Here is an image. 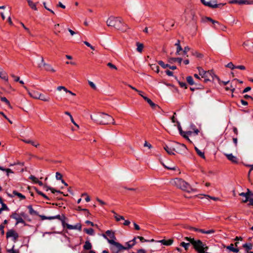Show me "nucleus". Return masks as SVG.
Masks as SVG:
<instances>
[{
  "label": "nucleus",
  "instance_id": "nucleus-1",
  "mask_svg": "<svg viewBox=\"0 0 253 253\" xmlns=\"http://www.w3.org/2000/svg\"><path fill=\"white\" fill-rule=\"evenodd\" d=\"M106 24L108 26L114 27L116 29L123 32L126 31L127 29V25L123 23L122 19L119 17H110L107 20Z\"/></svg>",
  "mask_w": 253,
  "mask_h": 253
},
{
  "label": "nucleus",
  "instance_id": "nucleus-2",
  "mask_svg": "<svg viewBox=\"0 0 253 253\" xmlns=\"http://www.w3.org/2000/svg\"><path fill=\"white\" fill-rule=\"evenodd\" d=\"M170 182L172 185L188 193L195 192L196 191L195 189L192 188L188 183L181 178H175L172 180Z\"/></svg>",
  "mask_w": 253,
  "mask_h": 253
},
{
  "label": "nucleus",
  "instance_id": "nucleus-3",
  "mask_svg": "<svg viewBox=\"0 0 253 253\" xmlns=\"http://www.w3.org/2000/svg\"><path fill=\"white\" fill-rule=\"evenodd\" d=\"M184 239L191 243L199 253H205V252L208 249V247L199 240L195 241L194 238L188 237H185Z\"/></svg>",
  "mask_w": 253,
  "mask_h": 253
},
{
  "label": "nucleus",
  "instance_id": "nucleus-4",
  "mask_svg": "<svg viewBox=\"0 0 253 253\" xmlns=\"http://www.w3.org/2000/svg\"><path fill=\"white\" fill-rule=\"evenodd\" d=\"M90 118L92 120L98 122L100 125H108L111 122H112L113 125L116 124L113 117L107 114L101 113L96 119L93 118L92 115L90 116Z\"/></svg>",
  "mask_w": 253,
  "mask_h": 253
},
{
  "label": "nucleus",
  "instance_id": "nucleus-5",
  "mask_svg": "<svg viewBox=\"0 0 253 253\" xmlns=\"http://www.w3.org/2000/svg\"><path fill=\"white\" fill-rule=\"evenodd\" d=\"M197 69L199 75L205 79V82L213 80V77H216L211 71H205L201 67H198Z\"/></svg>",
  "mask_w": 253,
  "mask_h": 253
},
{
  "label": "nucleus",
  "instance_id": "nucleus-6",
  "mask_svg": "<svg viewBox=\"0 0 253 253\" xmlns=\"http://www.w3.org/2000/svg\"><path fill=\"white\" fill-rule=\"evenodd\" d=\"M108 243L112 245L110 249L113 253H119L121 250L125 249V247L115 241L108 240Z\"/></svg>",
  "mask_w": 253,
  "mask_h": 253
},
{
  "label": "nucleus",
  "instance_id": "nucleus-7",
  "mask_svg": "<svg viewBox=\"0 0 253 253\" xmlns=\"http://www.w3.org/2000/svg\"><path fill=\"white\" fill-rule=\"evenodd\" d=\"M103 238L106 239L108 242V240H112L115 241L116 240L115 233L111 230H107L105 234H103L102 235Z\"/></svg>",
  "mask_w": 253,
  "mask_h": 253
},
{
  "label": "nucleus",
  "instance_id": "nucleus-8",
  "mask_svg": "<svg viewBox=\"0 0 253 253\" xmlns=\"http://www.w3.org/2000/svg\"><path fill=\"white\" fill-rule=\"evenodd\" d=\"M11 217L16 220V224H18L19 223H23L26 225L24 220L23 219L21 215L16 212H14L11 215Z\"/></svg>",
  "mask_w": 253,
  "mask_h": 253
},
{
  "label": "nucleus",
  "instance_id": "nucleus-9",
  "mask_svg": "<svg viewBox=\"0 0 253 253\" xmlns=\"http://www.w3.org/2000/svg\"><path fill=\"white\" fill-rule=\"evenodd\" d=\"M19 236L18 233L13 230H9L6 233L7 238H12L14 241H16Z\"/></svg>",
  "mask_w": 253,
  "mask_h": 253
},
{
  "label": "nucleus",
  "instance_id": "nucleus-10",
  "mask_svg": "<svg viewBox=\"0 0 253 253\" xmlns=\"http://www.w3.org/2000/svg\"><path fill=\"white\" fill-rule=\"evenodd\" d=\"M177 127H178V129L181 135H182L184 138L189 140L187 135H191L192 134L193 132L191 131H188L187 132L183 131L182 130V128H181L180 123L178 122H177Z\"/></svg>",
  "mask_w": 253,
  "mask_h": 253
},
{
  "label": "nucleus",
  "instance_id": "nucleus-11",
  "mask_svg": "<svg viewBox=\"0 0 253 253\" xmlns=\"http://www.w3.org/2000/svg\"><path fill=\"white\" fill-rule=\"evenodd\" d=\"M24 87L27 90L28 93L29 95L32 98L38 99L39 98H40V95L41 94V93L39 92L36 91V90H33L32 91H30L27 88L26 86H24Z\"/></svg>",
  "mask_w": 253,
  "mask_h": 253
},
{
  "label": "nucleus",
  "instance_id": "nucleus-12",
  "mask_svg": "<svg viewBox=\"0 0 253 253\" xmlns=\"http://www.w3.org/2000/svg\"><path fill=\"white\" fill-rule=\"evenodd\" d=\"M227 159L234 163H238V160L236 156H233L232 154H225Z\"/></svg>",
  "mask_w": 253,
  "mask_h": 253
},
{
  "label": "nucleus",
  "instance_id": "nucleus-13",
  "mask_svg": "<svg viewBox=\"0 0 253 253\" xmlns=\"http://www.w3.org/2000/svg\"><path fill=\"white\" fill-rule=\"evenodd\" d=\"M164 149L166 152L169 155H174V149L172 148L171 146L166 145L164 147Z\"/></svg>",
  "mask_w": 253,
  "mask_h": 253
},
{
  "label": "nucleus",
  "instance_id": "nucleus-14",
  "mask_svg": "<svg viewBox=\"0 0 253 253\" xmlns=\"http://www.w3.org/2000/svg\"><path fill=\"white\" fill-rule=\"evenodd\" d=\"M40 217H41L42 220H44V219L51 220V219H58L61 220V216L60 215H57L56 216H48V217L45 216L44 215H40Z\"/></svg>",
  "mask_w": 253,
  "mask_h": 253
},
{
  "label": "nucleus",
  "instance_id": "nucleus-15",
  "mask_svg": "<svg viewBox=\"0 0 253 253\" xmlns=\"http://www.w3.org/2000/svg\"><path fill=\"white\" fill-rule=\"evenodd\" d=\"M44 67H45V70L47 72L54 73L56 71V70L52 67V66L49 64L44 63Z\"/></svg>",
  "mask_w": 253,
  "mask_h": 253
},
{
  "label": "nucleus",
  "instance_id": "nucleus-16",
  "mask_svg": "<svg viewBox=\"0 0 253 253\" xmlns=\"http://www.w3.org/2000/svg\"><path fill=\"white\" fill-rule=\"evenodd\" d=\"M143 99L147 102V103L150 105V106L153 108L155 109L156 107H158V106L153 103L151 99L147 97L146 96H144Z\"/></svg>",
  "mask_w": 253,
  "mask_h": 253
},
{
  "label": "nucleus",
  "instance_id": "nucleus-17",
  "mask_svg": "<svg viewBox=\"0 0 253 253\" xmlns=\"http://www.w3.org/2000/svg\"><path fill=\"white\" fill-rule=\"evenodd\" d=\"M159 242L162 243L164 245L169 246L173 243V240L172 239H169L168 240H162L159 241Z\"/></svg>",
  "mask_w": 253,
  "mask_h": 253
},
{
  "label": "nucleus",
  "instance_id": "nucleus-18",
  "mask_svg": "<svg viewBox=\"0 0 253 253\" xmlns=\"http://www.w3.org/2000/svg\"><path fill=\"white\" fill-rule=\"evenodd\" d=\"M38 99H40L44 102H49L50 100V98L49 96L41 93L40 95V98H39Z\"/></svg>",
  "mask_w": 253,
  "mask_h": 253
},
{
  "label": "nucleus",
  "instance_id": "nucleus-19",
  "mask_svg": "<svg viewBox=\"0 0 253 253\" xmlns=\"http://www.w3.org/2000/svg\"><path fill=\"white\" fill-rule=\"evenodd\" d=\"M182 58H170L169 59V62L170 63H173L174 62H178L179 64H181L182 62Z\"/></svg>",
  "mask_w": 253,
  "mask_h": 253
},
{
  "label": "nucleus",
  "instance_id": "nucleus-20",
  "mask_svg": "<svg viewBox=\"0 0 253 253\" xmlns=\"http://www.w3.org/2000/svg\"><path fill=\"white\" fill-rule=\"evenodd\" d=\"M213 3H214V5H211V8H221L223 6L225 5L226 4V3H220L219 4H217L216 0H213Z\"/></svg>",
  "mask_w": 253,
  "mask_h": 253
},
{
  "label": "nucleus",
  "instance_id": "nucleus-21",
  "mask_svg": "<svg viewBox=\"0 0 253 253\" xmlns=\"http://www.w3.org/2000/svg\"><path fill=\"white\" fill-rule=\"evenodd\" d=\"M29 6L33 10H37V4L36 3L33 2L31 0L27 1Z\"/></svg>",
  "mask_w": 253,
  "mask_h": 253
},
{
  "label": "nucleus",
  "instance_id": "nucleus-22",
  "mask_svg": "<svg viewBox=\"0 0 253 253\" xmlns=\"http://www.w3.org/2000/svg\"><path fill=\"white\" fill-rule=\"evenodd\" d=\"M0 78L6 81L8 80L6 73L2 70H0Z\"/></svg>",
  "mask_w": 253,
  "mask_h": 253
},
{
  "label": "nucleus",
  "instance_id": "nucleus-23",
  "mask_svg": "<svg viewBox=\"0 0 253 253\" xmlns=\"http://www.w3.org/2000/svg\"><path fill=\"white\" fill-rule=\"evenodd\" d=\"M92 248V245L89 241H86L84 246V249L85 250H90Z\"/></svg>",
  "mask_w": 253,
  "mask_h": 253
},
{
  "label": "nucleus",
  "instance_id": "nucleus-24",
  "mask_svg": "<svg viewBox=\"0 0 253 253\" xmlns=\"http://www.w3.org/2000/svg\"><path fill=\"white\" fill-rule=\"evenodd\" d=\"M28 208L29 210V213L31 215H38V213L37 211H35L32 206H29L28 207Z\"/></svg>",
  "mask_w": 253,
  "mask_h": 253
},
{
  "label": "nucleus",
  "instance_id": "nucleus-25",
  "mask_svg": "<svg viewBox=\"0 0 253 253\" xmlns=\"http://www.w3.org/2000/svg\"><path fill=\"white\" fill-rule=\"evenodd\" d=\"M227 249L234 253H238L239 252L238 249L234 248V245L233 244H231L229 246H227Z\"/></svg>",
  "mask_w": 253,
  "mask_h": 253
},
{
  "label": "nucleus",
  "instance_id": "nucleus-26",
  "mask_svg": "<svg viewBox=\"0 0 253 253\" xmlns=\"http://www.w3.org/2000/svg\"><path fill=\"white\" fill-rule=\"evenodd\" d=\"M195 150H196L197 153L198 154V155L200 157H201V158H202L203 159H205V154H204V152H202V151L199 150L196 147H195Z\"/></svg>",
  "mask_w": 253,
  "mask_h": 253
},
{
  "label": "nucleus",
  "instance_id": "nucleus-27",
  "mask_svg": "<svg viewBox=\"0 0 253 253\" xmlns=\"http://www.w3.org/2000/svg\"><path fill=\"white\" fill-rule=\"evenodd\" d=\"M137 51L140 53L142 52L144 46L143 44L140 42L136 43Z\"/></svg>",
  "mask_w": 253,
  "mask_h": 253
},
{
  "label": "nucleus",
  "instance_id": "nucleus-28",
  "mask_svg": "<svg viewBox=\"0 0 253 253\" xmlns=\"http://www.w3.org/2000/svg\"><path fill=\"white\" fill-rule=\"evenodd\" d=\"M214 28H215L216 29H220L221 30L225 31L226 30L227 27L226 26L219 23V24L218 26L215 25L214 26Z\"/></svg>",
  "mask_w": 253,
  "mask_h": 253
},
{
  "label": "nucleus",
  "instance_id": "nucleus-29",
  "mask_svg": "<svg viewBox=\"0 0 253 253\" xmlns=\"http://www.w3.org/2000/svg\"><path fill=\"white\" fill-rule=\"evenodd\" d=\"M175 45L176 46V55H179L180 52L182 50V48L180 44H175Z\"/></svg>",
  "mask_w": 253,
  "mask_h": 253
},
{
  "label": "nucleus",
  "instance_id": "nucleus-30",
  "mask_svg": "<svg viewBox=\"0 0 253 253\" xmlns=\"http://www.w3.org/2000/svg\"><path fill=\"white\" fill-rule=\"evenodd\" d=\"M13 194L14 195H15V196H17L18 197H19L21 199H25V196L23 195L22 194H21L20 193H18L16 191H13Z\"/></svg>",
  "mask_w": 253,
  "mask_h": 253
},
{
  "label": "nucleus",
  "instance_id": "nucleus-31",
  "mask_svg": "<svg viewBox=\"0 0 253 253\" xmlns=\"http://www.w3.org/2000/svg\"><path fill=\"white\" fill-rule=\"evenodd\" d=\"M186 81L190 85H193L194 84V82L193 81V78L191 76H188L186 78Z\"/></svg>",
  "mask_w": 253,
  "mask_h": 253
},
{
  "label": "nucleus",
  "instance_id": "nucleus-32",
  "mask_svg": "<svg viewBox=\"0 0 253 253\" xmlns=\"http://www.w3.org/2000/svg\"><path fill=\"white\" fill-rule=\"evenodd\" d=\"M84 231L86 233H87V234H88L89 235H93L94 234V230L92 228H88V229L86 228V229H84Z\"/></svg>",
  "mask_w": 253,
  "mask_h": 253
},
{
  "label": "nucleus",
  "instance_id": "nucleus-33",
  "mask_svg": "<svg viewBox=\"0 0 253 253\" xmlns=\"http://www.w3.org/2000/svg\"><path fill=\"white\" fill-rule=\"evenodd\" d=\"M151 69L156 71V72L158 73L159 71V67L156 65V64H152L151 65Z\"/></svg>",
  "mask_w": 253,
  "mask_h": 253
},
{
  "label": "nucleus",
  "instance_id": "nucleus-34",
  "mask_svg": "<svg viewBox=\"0 0 253 253\" xmlns=\"http://www.w3.org/2000/svg\"><path fill=\"white\" fill-rule=\"evenodd\" d=\"M1 101L5 103L9 107H11L9 101L4 97H0Z\"/></svg>",
  "mask_w": 253,
  "mask_h": 253
},
{
  "label": "nucleus",
  "instance_id": "nucleus-35",
  "mask_svg": "<svg viewBox=\"0 0 253 253\" xmlns=\"http://www.w3.org/2000/svg\"><path fill=\"white\" fill-rule=\"evenodd\" d=\"M188 13H190L191 16V18L193 20H194V16H195V12L194 11H193L192 10H190L189 11H188L187 10L185 9L184 10V13L185 14H187Z\"/></svg>",
  "mask_w": 253,
  "mask_h": 253
},
{
  "label": "nucleus",
  "instance_id": "nucleus-36",
  "mask_svg": "<svg viewBox=\"0 0 253 253\" xmlns=\"http://www.w3.org/2000/svg\"><path fill=\"white\" fill-rule=\"evenodd\" d=\"M158 64L162 67H163V68L165 69L167 67H169V64H166L164 63L163 61H158Z\"/></svg>",
  "mask_w": 253,
  "mask_h": 253
},
{
  "label": "nucleus",
  "instance_id": "nucleus-37",
  "mask_svg": "<svg viewBox=\"0 0 253 253\" xmlns=\"http://www.w3.org/2000/svg\"><path fill=\"white\" fill-rule=\"evenodd\" d=\"M114 217L115 218L116 220L117 221H119L121 220H124V217L123 216L119 215L117 213H115V215L114 216Z\"/></svg>",
  "mask_w": 253,
  "mask_h": 253
},
{
  "label": "nucleus",
  "instance_id": "nucleus-38",
  "mask_svg": "<svg viewBox=\"0 0 253 253\" xmlns=\"http://www.w3.org/2000/svg\"><path fill=\"white\" fill-rule=\"evenodd\" d=\"M31 143H30V144H31L32 146L35 147H38L40 146V144L39 142L35 141V140H32Z\"/></svg>",
  "mask_w": 253,
  "mask_h": 253
},
{
  "label": "nucleus",
  "instance_id": "nucleus-39",
  "mask_svg": "<svg viewBox=\"0 0 253 253\" xmlns=\"http://www.w3.org/2000/svg\"><path fill=\"white\" fill-rule=\"evenodd\" d=\"M180 246H182L186 250H187L189 246H190V243H186L185 242H182L180 243Z\"/></svg>",
  "mask_w": 253,
  "mask_h": 253
},
{
  "label": "nucleus",
  "instance_id": "nucleus-40",
  "mask_svg": "<svg viewBox=\"0 0 253 253\" xmlns=\"http://www.w3.org/2000/svg\"><path fill=\"white\" fill-rule=\"evenodd\" d=\"M14 246H13L11 249L7 250V252L9 253H19V251L14 249Z\"/></svg>",
  "mask_w": 253,
  "mask_h": 253
},
{
  "label": "nucleus",
  "instance_id": "nucleus-41",
  "mask_svg": "<svg viewBox=\"0 0 253 253\" xmlns=\"http://www.w3.org/2000/svg\"><path fill=\"white\" fill-rule=\"evenodd\" d=\"M252 245L251 244H245L243 245V247L247 250H251L252 249Z\"/></svg>",
  "mask_w": 253,
  "mask_h": 253
},
{
  "label": "nucleus",
  "instance_id": "nucleus-42",
  "mask_svg": "<svg viewBox=\"0 0 253 253\" xmlns=\"http://www.w3.org/2000/svg\"><path fill=\"white\" fill-rule=\"evenodd\" d=\"M126 245H127V247H125V248L124 250H127V249H129L131 248H132L134 245L131 243H130V242H128L127 243H126Z\"/></svg>",
  "mask_w": 253,
  "mask_h": 253
},
{
  "label": "nucleus",
  "instance_id": "nucleus-43",
  "mask_svg": "<svg viewBox=\"0 0 253 253\" xmlns=\"http://www.w3.org/2000/svg\"><path fill=\"white\" fill-rule=\"evenodd\" d=\"M226 67L230 68L231 69H234L236 68V66L235 65H234V64L232 62L229 63L226 65Z\"/></svg>",
  "mask_w": 253,
  "mask_h": 253
},
{
  "label": "nucleus",
  "instance_id": "nucleus-44",
  "mask_svg": "<svg viewBox=\"0 0 253 253\" xmlns=\"http://www.w3.org/2000/svg\"><path fill=\"white\" fill-rule=\"evenodd\" d=\"M30 179L36 183H37L39 180L34 175H31L30 176Z\"/></svg>",
  "mask_w": 253,
  "mask_h": 253
},
{
  "label": "nucleus",
  "instance_id": "nucleus-45",
  "mask_svg": "<svg viewBox=\"0 0 253 253\" xmlns=\"http://www.w3.org/2000/svg\"><path fill=\"white\" fill-rule=\"evenodd\" d=\"M88 84L90 86L91 88H92L94 89H96L97 87L95 84L91 81H88Z\"/></svg>",
  "mask_w": 253,
  "mask_h": 253
},
{
  "label": "nucleus",
  "instance_id": "nucleus-46",
  "mask_svg": "<svg viewBox=\"0 0 253 253\" xmlns=\"http://www.w3.org/2000/svg\"><path fill=\"white\" fill-rule=\"evenodd\" d=\"M107 66L108 67H109L111 69H115V70H117V67L115 65L109 62V63H107Z\"/></svg>",
  "mask_w": 253,
  "mask_h": 253
},
{
  "label": "nucleus",
  "instance_id": "nucleus-47",
  "mask_svg": "<svg viewBox=\"0 0 253 253\" xmlns=\"http://www.w3.org/2000/svg\"><path fill=\"white\" fill-rule=\"evenodd\" d=\"M59 27V24H55V25H54V29H55V31H55V33L56 34H58L59 33H60V30H59L58 29V28Z\"/></svg>",
  "mask_w": 253,
  "mask_h": 253
},
{
  "label": "nucleus",
  "instance_id": "nucleus-48",
  "mask_svg": "<svg viewBox=\"0 0 253 253\" xmlns=\"http://www.w3.org/2000/svg\"><path fill=\"white\" fill-rule=\"evenodd\" d=\"M57 89L58 90V91H60L62 89H63L64 91H67V89L63 86H59L57 87Z\"/></svg>",
  "mask_w": 253,
  "mask_h": 253
},
{
  "label": "nucleus",
  "instance_id": "nucleus-49",
  "mask_svg": "<svg viewBox=\"0 0 253 253\" xmlns=\"http://www.w3.org/2000/svg\"><path fill=\"white\" fill-rule=\"evenodd\" d=\"M213 19H212L210 17H205L204 18H203L202 19V20L203 22H206V21H210L211 22V21H212Z\"/></svg>",
  "mask_w": 253,
  "mask_h": 253
},
{
  "label": "nucleus",
  "instance_id": "nucleus-50",
  "mask_svg": "<svg viewBox=\"0 0 253 253\" xmlns=\"http://www.w3.org/2000/svg\"><path fill=\"white\" fill-rule=\"evenodd\" d=\"M62 175L61 173H60L59 172H57L56 173V179L57 180H61L62 179Z\"/></svg>",
  "mask_w": 253,
  "mask_h": 253
},
{
  "label": "nucleus",
  "instance_id": "nucleus-51",
  "mask_svg": "<svg viewBox=\"0 0 253 253\" xmlns=\"http://www.w3.org/2000/svg\"><path fill=\"white\" fill-rule=\"evenodd\" d=\"M11 77L13 79L14 81L15 82H18L19 81L20 78L18 76L14 75V74L11 75Z\"/></svg>",
  "mask_w": 253,
  "mask_h": 253
},
{
  "label": "nucleus",
  "instance_id": "nucleus-52",
  "mask_svg": "<svg viewBox=\"0 0 253 253\" xmlns=\"http://www.w3.org/2000/svg\"><path fill=\"white\" fill-rule=\"evenodd\" d=\"M189 50H190V47L188 46H186L184 47L183 51L184 54L185 55H186L187 56H188V55H187V53Z\"/></svg>",
  "mask_w": 253,
  "mask_h": 253
},
{
  "label": "nucleus",
  "instance_id": "nucleus-53",
  "mask_svg": "<svg viewBox=\"0 0 253 253\" xmlns=\"http://www.w3.org/2000/svg\"><path fill=\"white\" fill-rule=\"evenodd\" d=\"M201 1L205 5L210 7H211V5L210 4V3H208V1H206L205 0H201Z\"/></svg>",
  "mask_w": 253,
  "mask_h": 253
},
{
  "label": "nucleus",
  "instance_id": "nucleus-54",
  "mask_svg": "<svg viewBox=\"0 0 253 253\" xmlns=\"http://www.w3.org/2000/svg\"><path fill=\"white\" fill-rule=\"evenodd\" d=\"M244 4H253V0H244Z\"/></svg>",
  "mask_w": 253,
  "mask_h": 253
},
{
  "label": "nucleus",
  "instance_id": "nucleus-55",
  "mask_svg": "<svg viewBox=\"0 0 253 253\" xmlns=\"http://www.w3.org/2000/svg\"><path fill=\"white\" fill-rule=\"evenodd\" d=\"M81 228L82 226L80 224H78L75 226H74V229H79V230H81Z\"/></svg>",
  "mask_w": 253,
  "mask_h": 253
},
{
  "label": "nucleus",
  "instance_id": "nucleus-56",
  "mask_svg": "<svg viewBox=\"0 0 253 253\" xmlns=\"http://www.w3.org/2000/svg\"><path fill=\"white\" fill-rule=\"evenodd\" d=\"M5 171L7 172V175H8L9 173H13V172L12 171L11 169H4V170Z\"/></svg>",
  "mask_w": 253,
  "mask_h": 253
},
{
  "label": "nucleus",
  "instance_id": "nucleus-57",
  "mask_svg": "<svg viewBox=\"0 0 253 253\" xmlns=\"http://www.w3.org/2000/svg\"><path fill=\"white\" fill-rule=\"evenodd\" d=\"M179 84L181 87H184L185 88H187L186 83L183 82H179Z\"/></svg>",
  "mask_w": 253,
  "mask_h": 253
},
{
  "label": "nucleus",
  "instance_id": "nucleus-58",
  "mask_svg": "<svg viewBox=\"0 0 253 253\" xmlns=\"http://www.w3.org/2000/svg\"><path fill=\"white\" fill-rule=\"evenodd\" d=\"M215 232V231L213 229L209 230L206 231L205 234H212Z\"/></svg>",
  "mask_w": 253,
  "mask_h": 253
},
{
  "label": "nucleus",
  "instance_id": "nucleus-59",
  "mask_svg": "<svg viewBox=\"0 0 253 253\" xmlns=\"http://www.w3.org/2000/svg\"><path fill=\"white\" fill-rule=\"evenodd\" d=\"M230 4H237L238 0H228Z\"/></svg>",
  "mask_w": 253,
  "mask_h": 253
},
{
  "label": "nucleus",
  "instance_id": "nucleus-60",
  "mask_svg": "<svg viewBox=\"0 0 253 253\" xmlns=\"http://www.w3.org/2000/svg\"><path fill=\"white\" fill-rule=\"evenodd\" d=\"M144 146L145 147H148L149 149H151L152 148V145L150 143H148L147 141L145 142Z\"/></svg>",
  "mask_w": 253,
  "mask_h": 253
},
{
  "label": "nucleus",
  "instance_id": "nucleus-61",
  "mask_svg": "<svg viewBox=\"0 0 253 253\" xmlns=\"http://www.w3.org/2000/svg\"><path fill=\"white\" fill-rule=\"evenodd\" d=\"M236 68L239 69L240 70H244L246 69L245 67L243 65H239V66H236Z\"/></svg>",
  "mask_w": 253,
  "mask_h": 253
},
{
  "label": "nucleus",
  "instance_id": "nucleus-62",
  "mask_svg": "<svg viewBox=\"0 0 253 253\" xmlns=\"http://www.w3.org/2000/svg\"><path fill=\"white\" fill-rule=\"evenodd\" d=\"M4 226L2 225H0V231H1V234L4 235Z\"/></svg>",
  "mask_w": 253,
  "mask_h": 253
},
{
  "label": "nucleus",
  "instance_id": "nucleus-63",
  "mask_svg": "<svg viewBox=\"0 0 253 253\" xmlns=\"http://www.w3.org/2000/svg\"><path fill=\"white\" fill-rule=\"evenodd\" d=\"M166 73L169 76H172L173 75V72L169 70H167Z\"/></svg>",
  "mask_w": 253,
  "mask_h": 253
},
{
  "label": "nucleus",
  "instance_id": "nucleus-64",
  "mask_svg": "<svg viewBox=\"0 0 253 253\" xmlns=\"http://www.w3.org/2000/svg\"><path fill=\"white\" fill-rule=\"evenodd\" d=\"M137 253H146V252L145 250L144 249H139L137 251Z\"/></svg>",
  "mask_w": 253,
  "mask_h": 253
}]
</instances>
